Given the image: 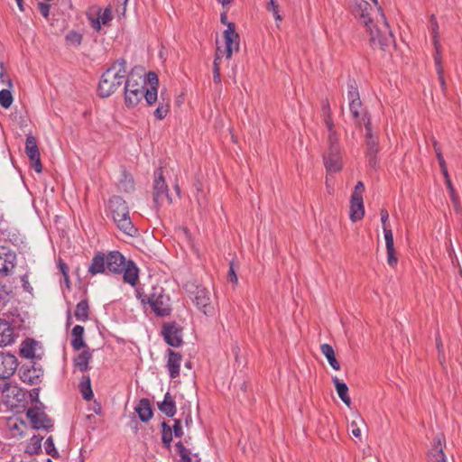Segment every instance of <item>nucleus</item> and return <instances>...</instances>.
<instances>
[{
	"instance_id": "f257e3e1",
	"label": "nucleus",
	"mask_w": 462,
	"mask_h": 462,
	"mask_svg": "<svg viewBox=\"0 0 462 462\" xmlns=\"http://www.w3.org/2000/svg\"><path fill=\"white\" fill-rule=\"evenodd\" d=\"M350 88L351 89L348 90V100H351L349 105L351 115L355 120L356 127L362 128V125L365 126L366 156L368 157L369 164L372 167H375L377 162L376 156L380 150L378 137L372 132L370 117L368 116L366 110L362 106L359 99V94L356 88L351 86Z\"/></svg>"
},
{
	"instance_id": "f03ea898",
	"label": "nucleus",
	"mask_w": 462,
	"mask_h": 462,
	"mask_svg": "<svg viewBox=\"0 0 462 462\" xmlns=\"http://www.w3.org/2000/svg\"><path fill=\"white\" fill-rule=\"evenodd\" d=\"M368 6L369 4L363 0L358 4L364 23L369 32L371 44L374 48L385 51L394 43L392 31L381 6H378V14L375 20L365 18L364 12Z\"/></svg>"
},
{
	"instance_id": "7ed1b4c3",
	"label": "nucleus",
	"mask_w": 462,
	"mask_h": 462,
	"mask_svg": "<svg viewBox=\"0 0 462 462\" xmlns=\"http://www.w3.org/2000/svg\"><path fill=\"white\" fill-rule=\"evenodd\" d=\"M126 76L125 60L115 62L102 75L98 84V94L101 97H108L122 85Z\"/></svg>"
},
{
	"instance_id": "20e7f679",
	"label": "nucleus",
	"mask_w": 462,
	"mask_h": 462,
	"mask_svg": "<svg viewBox=\"0 0 462 462\" xmlns=\"http://www.w3.org/2000/svg\"><path fill=\"white\" fill-rule=\"evenodd\" d=\"M109 207L117 227L125 234L134 236L136 233V229L130 219L125 201L118 196H114L109 200Z\"/></svg>"
},
{
	"instance_id": "39448f33",
	"label": "nucleus",
	"mask_w": 462,
	"mask_h": 462,
	"mask_svg": "<svg viewBox=\"0 0 462 462\" xmlns=\"http://www.w3.org/2000/svg\"><path fill=\"white\" fill-rule=\"evenodd\" d=\"M185 289L190 300L201 312L207 316L213 314L214 306L211 302L210 292L206 288L188 283L185 285Z\"/></svg>"
},
{
	"instance_id": "423d86ee",
	"label": "nucleus",
	"mask_w": 462,
	"mask_h": 462,
	"mask_svg": "<svg viewBox=\"0 0 462 462\" xmlns=\"http://www.w3.org/2000/svg\"><path fill=\"white\" fill-rule=\"evenodd\" d=\"M145 297L147 298L148 304L156 315L163 317L171 313L170 298L164 293L162 287L152 288V291L145 295Z\"/></svg>"
},
{
	"instance_id": "0eeeda50",
	"label": "nucleus",
	"mask_w": 462,
	"mask_h": 462,
	"mask_svg": "<svg viewBox=\"0 0 462 462\" xmlns=\"http://www.w3.org/2000/svg\"><path fill=\"white\" fill-rule=\"evenodd\" d=\"M145 79L139 77L138 79L130 78L125 81V103L127 107H134L143 97Z\"/></svg>"
},
{
	"instance_id": "6e6552de",
	"label": "nucleus",
	"mask_w": 462,
	"mask_h": 462,
	"mask_svg": "<svg viewBox=\"0 0 462 462\" xmlns=\"http://www.w3.org/2000/svg\"><path fill=\"white\" fill-rule=\"evenodd\" d=\"M153 201L156 206L171 204L173 201L172 198L169 195L168 186L162 175V169H158L154 173Z\"/></svg>"
},
{
	"instance_id": "1a4fd4ad",
	"label": "nucleus",
	"mask_w": 462,
	"mask_h": 462,
	"mask_svg": "<svg viewBox=\"0 0 462 462\" xmlns=\"http://www.w3.org/2000/svg\"><path fill=\"white\" fill-rule=\"evenodd\" d=\"M365 186L362 181L356 185L350 200V219L353 222L361 220L365 216V206L363 200V193Z\"/></svg>"
},
{
	"instance_id": "9d476101",
	"label": "nucleus",
	"mask_w": 462,
	"mask_h": 462,
	"mask_svg": "<svg viewBox=\"0 0 462 462\" xmlns=\"http://www.w3.org/2000/svg\"><path fill=\"white\" fill-rule=\"evenodd\" d=\"M26 415L34 429L48 430L53 426L51 420L39 407L29 408Z\"/></svg>"
},
{
	"instance_id": "9b49d317",
	"label": "nucleus",
	"mask_w": 462,
	"mask_h": 462,
	"mask_svg": "<svg viewBox=\"0 0 462 462\" xmlns=\"http://www.w3.org/2000/svg\"><path fill=\"white\" fill-rule=\"evenodd\" d=\"M223 36L226 43V55L230 59L234 52L239 51V35L236 33L234 23H227V28L224 31Z\"/></svg>"
},
{
	"instance_id": "f8f14e48",
	"label": "nucleus",
	"mask_w": 462,
	"mask_h": 462,
	"mask_svg": "<svg viewBox=\"0 0 462 462\" xmlns=\"http://www.w3.org/2000/svg\"><path fill=\"white\" fill-rule=\"evenodd\" d=\"M162 335L171 346L178 347L182 344L181 328L176 323H167L162 328Z\"/></svg>"
},
{
	"instance_id": "ddd939ff",
	"label": "nucleus",
	"mask_w": 462,
	"mask_h": 462,
	"mask_svg": "<svg viewBox=\"0 0 462 462\" xmlns=\"http://www.w3.org/2000/svg\"><path fill=\"white\" fill-rule=\"evenodd\" d=\"M15 254L5 246H0V273L7 276L15 266Z\"/></svg>"
},
{
	"instance_id": "4468645a",
	"label": "nucleus",
	"mask_w": 462,
	"mask_h": 462,
	"mask_svg": "<svg viewBox=\"0 0 462 462\" xmlns=\"http://www.w3.org/2000/svg\"><path fill=\"white\" fill-rule=\"evenodd\" d=\"M329 141L331 145L328 156L325 157V166L327 171L330 173L340 171L343 167V162L339 155L338 148L332 143L331 136L329 137Z\"/></svg>"
},
{
	"instance_id": "2eb2a0df",
	"label": "nucleus",
	"mask_w": 462,
	"mask_h": 462,
	"mask_svg": "<svg viewBox=\"0 0 462 462\" xmlns=\"http://www.w3.org/2000/svg\"><path fill=\"white\" fill-rule=\"evenodd\" d=\"M17 337L14 327L9 321L0 319V347L11 346Z\"/></svg>"
},
{
	"instance_id": "dca6fc26",
	"label": "nucleus",
	"mask_w": 462,
	"mask_h": 462,
	"mask_svg": "<svg viewBox=\"0 0 462 462\" xmlns=\"http://www.w3.org/2000/svg\"><path fill=\"white\" fill-rule=\"evenodd\" d=\"M25 152L30 158L33 169L37 172H42V168L40 160V152L37 146L36 139L32 135H29L26 138Z\"/></svg>"
},
{
	"instance_id": "f3484780",
	"label": "nucleus",
	"mask_w": 462,
	"mask_h": 462,
	"mask_svg": "<svg viewBox=\"0 0 462 462\" xmlns=\"http://www.w3.org/2000/svg\"><path fill=\"white\" fill-rule=\"evenodd\" d=\"M20 353L23 357L28 359L40 358L42 354V349L38 341L32 338H26L21 345Z\"/></svg>"
},
{
	"instance_id": "a211bd4d",
	"label": "nucleus",
	"mask_w": 462,
	"mask_h": 462,
	"mask_svg": "<svg viewBox=\"0 0 462 462\" xmlns=\"http://www.w3.org/2000/svg\"><path fill=\"white\" fill-rule=\"evenodd\" d=\"M2 393L5 402L11 406H15L24 398L23 392L18 386L9 383L4 384Z\"/></svg>"
},
{
	"instance_id": "6ab92c4d",
	"label": "nucleus",
	"mask_w": 462,
	"mask_h": 462,
	"mask_svg": "<svg viewBox=\"0 0 462 462\" xmlns=\"http://www.w3.org/2000/svg\"><path fill=\"white\" fill-rule=\"evenodd\" d=\"M17 367V359L11 354L0 353V378H8Z\"/></svg>"
},
{
	"instance_id": "aec40b11",
	"label": "nucleus",
	"mask_w": 462,
	"mask_h": 462,
	"mask_svg": "<svg viewBox=\"0 0 462 462\" xmlns=\"http://www.w3.org/2000/svg\"><path fill=\"white\" fill-rule=\"evenodd\" d=\"M106 270L114 273H120L127 262L122 254L117 251L110 252L106 257Z\"/></svg>"
},
{
	"instance_id": "412c9836",
	"label": "nucleus",
	"mask_w": 462,
	"mask_h": 462,
	"mask_svg": "<svg viewBox=\"0 0 462 462\" xmlns=\"http://www.w3.org/2000/svg\"><path fill=\"white\" fill-rule=\"evenodd\" d=\"M445 438L443 435H438L434 439V444L429 452L430 462H447L446 456L443 452V443Z\"/></svg>"
},
{
	"instance_id": "4be33fe9",
	"label": "nucleus",
	"mask_w": 462,
	"mask_h": 462,
	"mask_svg": "<svg viewBox=\"0 0 462 462\" xmlns=\"http://www.w3.org/2000/svg\"><path fill=\"white\" fill-rule=\"evenodd\" d=\"M182 357L173 350H168L167 368L171 378H176L180 374V368Z\"/></svg>"
},
{
	"instance_id": "5701e85b",
	"label": "nucleus",
	"mask_w": 462,
	"mask_h": 462,
	"mask_svg": "<svg viewBox=\"0 0 462 462\" xmlns=\"http://www.w3.org/2000/svg\"><path fill=\"white\" fill-rule=\"evenodd\" d=\"M353 417L354 419L351 421L352 434L355 438L359 439L360 444L358 447L360 448L362 445L365 444L362 439V432L365 430L366 426L364 420L357 413H353Z\"/></svg>"
},
{
	"instance_id": "b1692460",
	"label": "nucleus",
	"mask_w": 462,
	"mask_h": 462,
	"mask_svg": "<svg viewBox=\"0 0 462 462\" xmlns=\"http://www.w3.org/2000/svg\"><path fill=\"white\" fill-rule=\"evenodd\" d=\"M106 255L102 253H97L92 259V263L88 267V272L92 275L102 273L106 270Z\"/></svg>"
},
{
	"instance_id": "393cba45",
	"label": "nucleus",
	"mask_w": 462,
	"mask_h": 462,
	"mask_svg": "<svg viewBox=\"0 0 462 462\" xmlns=\"http://www.w3.org/2000/svg\"><path fill=\"white\" fill-rule=\"evenodd\" d=\"M122 273H124V282L134 286L138 280V269L134 262L128 261Z\"/></svg>"
},
{
	"instance_id": "a878e982",
	"label": "nucleus",
	"mask_w": 462,
	"mask_h": 462,
	"mask_svg": "<svg viewBox=\"0 0 462 462\" xmlns=\"http://www.w3.org/2000/svg\"><path fill=\"white\" fill-rule=\"evenodd\" d=\"M158 407L162 412L169 417H173L176 413V405L174 398L167 393L164 395V399L161 403H158Z\"/></svg>"
},
{
	"instance_id": "bb28decb",
	"label": "nucleus",
	"mask_w": 462,
	"mask_h": 462,
	"mask_svg": "<svg viewBox=\"0 0 462 462\" xmlns=\"http://www.w3.org/2000/svg\"><path fill=\"white\" fill-rule=\"evenodd\" d=\"M135 411L142 421L147 422L152 416L149 400L142 399L135 407Z\"/></svg>"
},
{
	"instance_id": "cd10ccee",
	"label": "nucleus",
	"mask_w": 462,
	"mask_h": 462,
	"mask_svg": "<svg viewBox=\"0 0 462 462\" xmlns=\"http://www.w3.org/2000/svg\"><path fill=\"white\" fill-rule=\"evenodd\" d=\"M321 353L326 356L331 367L337 371L340 369V364L336 358L333 347L328 344H323L320 346Z\"/></svg>"
},
{
	"instance_id": "c85d7f7f",
	"label": "nucleus",
	"mask_w": 462,
	"mask_h": 462,
	"mask_svg": "<svg viewBox=\"0 0 462 462\" xmlns=\"http://www.w3.org/2000/svg\"><path fill=\"white\" fill-rule=\"evenodd\" d=\"M72 340L71 345L76 350H79L85 346L83 340L84 328L80 325H77L72 329Z\"/></svg>"
},
{
	"instance_id": "c756f323",
	"label": "nucleus",
	"mask_w": 462,
	"mask_h": 462,
	"mask_svg": "<svg viewBox=\"0 0 462 462\" xmlns=\"http://www.w3.org/2000/svg\"><path fill=\"white\" fill-rule=\"evenodd\" d=\"M430 30L433 37V44L436 50L435 55H440V42L439 33V24L434 14L430 16Z\"/></svg>"
},
{
	"instance_id": "7c9ffc66",
	"label": "nucleus",
	"mask_w": 462,
	"mask_h": 462,
	"mask_svg": "<svg viewBox=\"0 0 462 462\" xmlns=\"http://www.w3.org/2000/svg\"><path fill=\"white\" fill-rule=\"evenodd\" d=\"M91 357H92V356H91L90 352H88V351L81 352L74 359L75 366L77 368H79L81 372L88 370V362L91 359Z\"/></svg>"
},
{
	"instance_id": "2f4dec72",
	"label": "nucleus",
	"mask_w": 462,
	"mask_h": 462,
	"mask_svg": "<svg viewBox=\"0 0 462 462\" xmlns=\"http://www.w3.org/2000/svg\"><path fill=\"white\" fill-rule=\"evenodd\" d=\"M88 303L86 300H80L75 310V317L79 321H86L88 319Z\"/></svg>"
},
{
	"instance_id": "473e14b6",
	"label": "nucleus",
	"mask_w": 462,
	"mask_h": 462,
	"mask_svg": "<svg viewBox=\"0 0 462 462\" xmlns=\"http://www.w3.org/2000/svg\"><path fill=\"white\" fill-rule=\"evenodd\" d=\"M79 389L83 398L87 401H90L93 398V392L91 389L90 378L88 376H83L79 383Z\"/></svg>"
},
{
	"instance_id": "72a5a7b5",
	"label": "nucleus",
	"mask_w": 462,
	"mask_h": 462,
	"mask_svg": "<svg viewBox=\"0 0 462 462\" xmlns=\"http://www.w3.org/2000/svg\"><path fill=\"white\" fill-rule=\"evenodd\" d=\"M332 382L339 398L346 404V384L341 382L337 376L332 377Z\"/></svg>"
},
{
	"instance_id": "f704fd0d",
	"label": "nucleus",
	"mask_w": 462,
	"mask_h": 462,
	"mask_svg": "<svg viewBox=\"0 0 462 462\" xmlns=\"http://www.w3.org/2000/svg\"><path fill=\"white\" fill-rule=\"evenodd\" d=\"M162 440L166 448H170L172 440V429L165 421L162 423Z\"/></svg>"
},
{
	"instance_id": "c9c22d12",
	"label": "nucleus",
	"mask_w": 462,
	"mask_h": 462,
	"mask_svg": "<svg viewBox=\"0 0 462 462\" xmlns=\"http://www.w3.org/2000/svg\"><path fill=\"white\" fill-rule=\"evenodd\" d=\"M94 10L95 15L100 20L102 25H106L111 22L113 16L109 8H106L104 11H101L99 8H94Z\"/></svg>"
},
{
	"instance_id": "e433bc0d",
	"label": "nucleus",
	"mask_w": 462,
	"mask_h": 462,
	"mask_svg": "<svg viewBox=\"0 0 462 462\" xmlns=\"http://www.w3.org/2000/svg\"><path fill=\"white\" fill-rule=\"evenodd\" d=\"M11 89L8 88L0 91V105L4 108H9L14 101Z\"/></svg>"
},
{
	"instance_id": "4c0bfd02",
	"label": "nucleus",
	"mask_w": 462,
	"mask_h": 462,
	"mask_svg": "<svg viewBox=\"0 0 462 462\" xmlns=\"http://www.w3.org/2000/svg\"><path fill=\"white\" fill-rule=\"evenodd\" d=\"M220 50L217 48L216 58L213 62V79L216 83H219L221 81L220 78Z\"/></svg>"
},
{
	"instance_id": "58836bf2",
	"label": "nucleus",
	"mask_w": 462,
	"mask_h": 462,
	"mask_svg": "<svg viewBox=\"0 0 462 462\" xmlns=\"http://www.w3.org/2000/svg\"><path fill=\"white\" fill-rule=\"evenodd\" d=\"M143 97L149 106L154 105L158 99L156 88H148L143 90Z\"/></svg>"
},
{
	"instance_id": "ea45409f",
	"label": "nucleus",
	"mask_w": 462,
	"mask_h": 462,
	"mask_svg": "<svg viewBox=\"0 0 462 462\" xmlns=\"http://www.w3.org/2000/svg\"><path fill=\"white\" fill-rule=\"evenodd\" d=\"M170 105L168 101H164L162 99V102H160L158 107L154 111V116L157 119L162 120L166 117V116L169 113Z\"/></svg>"
},
{
	"instance_id": "a19ab883",
	"label": "nucleus",
	"mask_w": 462,
	"mask_h": 462,
	"mask_svg": "<svg viewBox=\"0 0 462 462\" xmlns=\"http://www.w3.org/2000/svg\"><path fill=\"white\" fill-rule=\"evenodd\" d=\"M42 438H40L38 436H33L31 440L30 444L28 445L26 451L30 454H36L41 449L42 447Z\"/></svg>"
},
{
	"instance_id": "79ce46f5",
	"label": "nucleus",
	"mask_w": 462,
	"mask_h": 462,
	"mask_svg": "<svg viewBox=\"0 0 462 462\" xmlns=\"http://www.w3.org/2000/svg\"><path fill=\"white\" fill-rule=\"evenodd\" d=\"M434 60H435V65H436L437 72H438V75H439V80L441 88H442V90H445L446 89V82H445V79H444V76H443V68H442V65H441V56L440 55H435L434 56Z\"/></svg>"
},
{
	"instance_id": "37998d69",
	"label": "nucleus",
	"mask_w": 462,
	"mask_h": 462,
	"mask_svg": "<svg viewBox=\"0 0 462 462\" xmlns=\"http://www.w3.org/2000/svg\"><path fill=\"white\" fill-rule=\"evenodd\" d=\"M66 42L70 46H79L82 41V35L77 32L71 31L66 35Z\"/></svg>"
},
{
	"instance_id": "c03bdc74",
	"label": "nucleus",
	"mask_w": 462,
	"mask_h": 462,
	"mask_svg": "<svg viewBox=\"0 0 462 462\" xmlns=\"http://www.w3.org/2000/svg\"><path fill=\"white\" fill-rule=\"evenodd\" d=\"M447 188L449 191V195L451 198V200L453 202L454 208L457 211L459 210V202H458V197L455 191V189L451 183V180H448V182H446Z\"/></svg>"
},
{
	"instance_id": "a18cd8bd",
	"label": "nucleus",
	"mask_w": 462,
	"mask_h": 462,
	"mask_svg": "<svg viewBox=\"0 0 462 462\" xmlns=\"http://www.w3.org/2000/svg\"><path fill=\"white\" fill-rule=\"evenodd\" d=\"M383 236H384L386 249L391 250V249L394 248L393 232L387 226L383 227Z\"/></svg>"
},
{
	"instance_id": "49530a36",
	"label": "nucleus",
	"mask_w": 462,
	"mask_h": 462,
	"mask_svg": "<svg viewBox=\"0 0 462 462\" xmlns=\"http://www.w3.org/2000/svg\"><path fill=\"white\" fill-rule=\"evenodd\" d=\"M45 450L46 453L53 457H56L59 453L55 448L54 442L52 437H49L45 441Z\"/></svg>"
},
{
	"instance_id": "de8ad7c7",
	"label": "nucleus",
	"mask_w": 462,
	"mask_h": 462,
	"mask_svg": "<svg viewBox=\"0 0 462 462\" xmlns=\"http://www.w3.org/2000/svg\"><path fill=\"white\" fill-rule=\"evenodd\" d=\"M88 20H89V23H90V25L93 29H95L96 31H99L101 29V22L100 20L97 17V15H95V10L92 9L90 11V13L88 14Z\"/></svg>"
},
{
	"instance_id": "09e8293b",
	"label": "nucleus",
	"mask_w": 462,
	"mask_h": 462,
	"mask_svg": "<svg viewBox=\"0 0 462 462\" xmlns=\"http://www.w3.org/2000/svg\"><path fill=\"white\" fill-rule=\"evenodd\" d=\"M0 81H1V83L6 85L9 88H13L12 79L6 76L4 63L1 61H0Z\"/></svg>"
},
{
	"instance_id": "8fccbe9b",
	"label": "nucleus",
	"mask_w": 462,
	"mask_h": 462,
	"mask_svg": "<svg viewBox=\"0 0 462 462\" xmlns=\"http://www.w3.org/2000/svg\"><path fill=\"white\" fill-rule=\"evenodd\" d=\"M387 251V263L390 266L393 267L397 264V257L395 248L386 249Z\"/></svg>"
},
{
	"instance_id": "3c124183",
	"label": "nucleus",
	"mask_w": 462,
	"mask_h": 462,
	"mask_svg": "<svg viewBox=\"0 0 462 462\" xmlns=\"http://www.w3.org/2000/svg\"><path fill=\"white\" fill-rule=\"evenodd\" d=\"M278 5L275 0H270L268 4V10L272 11L276 21H282V17L279 14Z\"/></svg>"
},
{
	"instance_id": "603ef678",
	"label": "nucleus",
	"mask_w": 462,
	"mask_h": 462,
	"mask_svg": "<svg viewBox=\"0 0 462 462\" xmlns=\"http://www.w3.org/2000/svg\"><path fill=\"white\" fill-rule=\"evenodd\" d=\"M10 290L5 284L0 283V301L5 302L8 300L10 296Z\"/></svg>"
},
{
	"instance_id": "864d4df0",
	"label": "nucleus",
	"mask_w": 462,
	"mask_h": 462,
	"mask_svg": "<svg viewBox=\"0 0 462 462\" xmlns=\"http://www.w3.org/2000/svg\"><path fill=\"white\" fill-rule=\"evenodd\" d=\"M147 82L149 83L150 85V88H156L158 87V84H159V79H158V76L156 73L152 72V71H150L148 74H147Z\"/></svg>"
},
{
	"instance_id": "5fc2aeb1",
	"label": "nucleus",
	"mask_w": 462,
	"mask_h": 462,
	"mask_svg": "<svg viewBox=\"0 0 462 462\" xmlns=\"http://www.w3.org/2000/svg\"><path fill=\"white\" fill-rule=\"evenodd\" d=\"M172 431L175 437L180 438L183 435V430L181 427V423L180 420H174V425L172 428Z\"/></svg>"
},
{
	"instance_id": "6e6d98bb",
	"label": "nucleus",
	"mask_w": 462,
	"mask_h": 462,
	"mask_svg": "<svg viewBox=\"0 0 462 462\" xmlns=\"http://www.w3.org/2000/svg\"><path fill=\"white\" fill-rule=\"evenodd\" d=\"M38 9L41 12V14L47 18L49 16L50 12V5L46 3H39L38 4Z\"/></svg>"
},
{
	"instance_id": "4d7b16f0",
	"label": "nucleus",
	"mask_w": 462,
	"mask_h": 462,
	"mask_svg": "<svg viewBox=\"0 0 462 462\" xmlns=\"http://www.w3.org/2000/svg\"><path fill=\"white\" fill-rule=\"evenodd\" d=\"M228 280L231 282H234L235 284H237V282H238V279H237V276H236V274L235 273V270L233 268V264L232 263L230 264V268H229Z\"/></svg>"
},
{
	"instance_id": "13d9d810",
	"label": "nucleus",
	"mask_w": 462,
	"mask_h": 462,
	"mask_svg": "<svg viewBox=\"0 0 462 462\" xmlns=\"http://www.w3.org/2000/svg\"><path fill=\"white\" fill-rule=\"evenodd\" d=\"M176 448L178 449V452H179L180 457H182V456L189 455L188 449L184 447V445L181 442H178L176 444Z\"/></svg>"
},
{
	"instance_id": "bf43d9fd",
	"label": "nucleus",
	"mask_w": 462,
	"mask_h": 462,
	"mask_svg": "<svg viewBox=\"0 0 462 462\" xmlns=\"http://www.w3.org/2000/svg\"><path fill=\"white\" fill-rule=\"evenodd\" d=\"M59 267L60 272L62 273L63 277L67 279V274L69 273V267L67 266V264L63 261L59 260Z\"/></svg>"
},
{
	"instance_id": "052dcab7",
	"label": "nucleus",
	"mask_w": 462,
	"mask_h": 462,
	"mask_svg": "<svg viewBox=\"0 0 462 462\" xmlns=\"http://www.w3.org/2000/svg\"><path fill=\"white\" fill-rule=\"evenodd\" d=\"M388 217H389V214H388L387 210L382 209L381 210V222L383 224V228L384 226H386V222L388 220Z\"/></svg>"
},
{
	"instance_id": "680f3d73",
	"label": "nucleus",
	"mask_w": 462,
	"mask_h": 462,
	"mask_svg": "<svg viewBox=\"0 0 462 462\" xmlns=\"http://www.w3.org/2000/svg\"><path fill=\"white\" fill-rule=\"evenodd\" d=\"M21 280H22L23 287L24 288V290L27 291H30L32 290V287H31V285L29 283L27 275H23L21 278Z\"/></svg>"
},
{
	"instance_id": "e2e57ef3",
	"label": "nucleus",
	"mask_w": 462,
	"mask_h": 462,
	"mask_svg": "<svg viewBox=\"0 0 462 462\" xmlns=\"http://www.w3.org/2000/svg\"><path fill=\"white\" fill-rule=\"evenodd\" d=\"M232 353L235 356V359L236 362H239V353H240V347L237 345L233 346L232 347Z\"/></svg>"
},
{
	"instance_id": "0e129e2a",
	"label": "nucleus",
	"mask_w": 462,
	"mask_h": 462,
	"mask_svg": "<svg viewBox=\"0 0 462 462\" xmlns=\"http://www.w3.org/2000/svg\"><path fill=\"white\" fill-rule=\"evenodd\" d=\"M330 178L328 176H327V179H326V186H327V189L329 193L332 192V183H330Z\"/></svg>"
},
{
	"instance_id": "69168bd1",
	"label": "nucleus",
	"mask_w": 462,
	"mask_h": 462,
	"mask_svg": "<svg viewBox=\"0 0 462 462\" xmlns=\"http://www.w3.org/2000/svg\"><path fill=\"white\" fill-rule=\"evenodd\" d=\"M441 172H442V174L444 176L445 182H448V180H450L448 172V168H445V169L441 170Z\"/></svg>"
},
{
	"instance_id": "338daca9",
	"label": "nucleus",
	"mask_w": 462,
	"mask_h": 462,
	"mask_svg": "<svg viewBox=\"0 0 462 462\" xmlns=\"http://www.w3.org/2000/svg\"><path fill=\"white\" fill-rule=\"evenodd\" d=\"M220 20H221V23L226 24V26H227V23H229L227 22V17H226V14L225 13L221 14Z\"/></svg>"
},
{
	"instance_id": "774afa93",
	"label": "nucleus",
	"mask_w": 462,
	"mask_h": 462,
	"mask_svg": "<svg viewBox=\"0 0 462 462\" xmlns=\"http://www.w3.org/2000/svg\"><path fill=\"white\" fill-rule=\"evenodd\" d=\"M180 462H191V458L189 456H182V457H180Z\"/></svg>"
}]
</instances>
